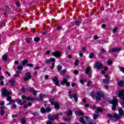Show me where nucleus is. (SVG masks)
Wrapping results in <instances>:
<instances>
[{
	"instance_id": "nucleus-1",
	"label": "nucleus",
	"mask_w": 124,
	"mask_h": 124,
	"mask_svg": "<svg viewBox=\"0 0 124 124\" xmlns=\"http://www.w3.org/2000/svg\"><path fill=\"white\" fill-rule=\"evenodd\" d=\"M118 112L119 115L116 113H114V118H115L116 120H120V119H122V116H124V110L122 108H119L118 109Z\"/></svg>"
},
{
	"instance_id": "nucleus-2",
	"label": "nucleus",
	"mask_w": 124,
	"mask_h": 124,
	"mask_svg": "<svg viewBox=\"0 0 124 124\" xmlns=\"http://www.w3.org/2000/svg\"><path fill=\"white\" fill-rule=\"evenodd\" d=\"M110 103L112 104L113 106L111 108L113 111H115L116 110V106H118V99L116 96H113V100L110 102Z\"/></svg>"
},
{
	"instance_id": "nucleus-3",
	"label": "nucleus",
	"mask_w": 124,
	"mask_h": 124,
	"mask_svg": "<svg viewBox=\"0 0 124 124\" xmlns=\"http://www.w3.org/2000/svg\"><path fill=\"white\" fill-rule=\"evenodd\" d=\"M1 93L3 97H5V96H8L11 93V92L8 91L6 88H3L2 89Z\"/></svg>"
},
{
	"instance_id": "nucleus-4",
	"label": "nucleus",
	"mask_w": 124,
	"mask_h": 124,
	"mask_svg": "<svg viewBox=\"0 0 124 124\" xmlns=\"http://www.w3.org/2000/svg\"><path fill=\"white\" fill-rule=\"evenodd\" d=\"M103 95H104L102 92L100 91L97 92L95 96L96 100L97 101H98V100H100V99H101V97H102Z\"/></svg>"
},
{
	"instance_id": "nucleus-5",
	"label": "nucleus",
	"mask_w": 124,
	"mask_h": 124,
	"mask_svg": "<svg viewBox=\"0 0 124 124\" xmlns=\"http://www.w3.org/2000/svg\"><path fill=\"white\" fill-rule=\"evenodd\" d=\"M31 79V73L27 72L25 73V76L24 78V81H29Z\"/></svg>"
},
{
	"instance_id": "nucleus-6",
	"label": "nucleus",
	"mask_w": 124,
	"mask_h": 124,
	"mask_svg": "<svg viewBox=\"0 0 124 124\" xmlns=\"http://www.w3.org/2000/svg\"><path fill=\"white\" fill-rule=\"evenodd\" d=\"M59 118V115H56L55 116L49 114L48 115V119L49 121H55V120H58Z\"/></svg>"
},
{
	"instance_id": "nucleus-7",
	"label": "nucleus",
	"mask_w": 124,
	"mask_h": 124,
	"mask_svg": "<svg viewBox=\"0 0 124 124\" xmlns=\"http://www.w3.org/2000/svg\"><path fill=\"white\" fill-rule=\"evenodd\" d=\"M117 94H118V96L123 99V100H124V90H122L121 91H119L117 92Z\"/></svg>"
},
{
	"instance_id": "nucleus-8",
	"label": "nucleus",
	"mask_w": 124,
	"mask_h": 124,
	"mask_svg": "<svg viewBox=\"0 0 124 124\" xmlns=\"http://www.w3.org/2000/svg\"><path fill=\"white\" fill-rule=\"evenodd\" d=\"M49 102L51 105H54L55 109H59L60 108V105L58 103H56L53 101L52 99H49Z\"/></svg>"
},
{
	"instance_id": "nucleus-9",
	"label": "nucleus",
	"mask_w": 124,
	"mask_h": 124,
	"mask_svg": "<svg viewBox=\"0 0 124 124\" xmlns=\"http://www.w3.org/2000/svg\"><path fill=\"white\" fill-rule=\"evenodd\" d=\"M92 72L93 71L91 70V67H88L85 70V73L86 74H87V75H89V78H91L92 77Z\"/></svg>"
},
{
	"instance_id": "nucleus-10",
	"label": "nucleus",
	"mask_w": 124,
	"mask_h": 124,
	"mask_svg": "<svg viewBox=\"0 0 124 124\" xmlns=\"http://www.w3.org/2000/svg\"><path fill=\"white\" fill-rule=\"evenodd\" d=\"M51 55L52 56H54V57H55V58H61V57H62V54L60 51L52 52Z\"/></svg>"
},
{
	"instance_id": "nucleus-11",
	"label": "nucleus",
	"mask_w": 124,
	"mask_h": 124,
	"mask_svg": "<svg viewBox=\"0 0 124 124\" xmlns=\"http://www.w3.org/2000/svg\"><path fill=\"white\" fill-rule=\"evenodd\" d=\"M22 99H26V100H31V101H35V99L32 97H27L23 95L22 96Z\"/></svg>"
},
{
	"instance_id": "nucleus-12",
	"label": "nucleus",
	"mask_w": 124,
	"mask_h": 124,
	"mask_svg": "<svg viewBox=\"0 0 124 124\" xmlns=\"http://www.w3.org/2000/svg\"><path fill=\"white\" fill-rule=\"evenodd\" d=\"M66 84V86L69 87L70 86V83L68 82L66 78H63V80L61 81V85H64Z\"/></svg>"
},
{
	"instance_id": "nucleus-13",
	"label": "nucleus",
	"mask_w": 124,
	"mask_h": 124,
	"mask_svg": "<svg viewBox=\"0 0 124 124\" xmlns=\"http://www.w3.org/2000/svg\"><path fill=\"white\" fill-rule=\"evenodd\" d=\"M94 66V67H96V68H98V69H102V68H103L102 64L98 62H97L96 63H95Z\"/></svg>"
},
{
	"instance_id": "nucleus-14",
	"label": "nucleus",
	"mask_w": 124,
	"mask_h": 124,
	"mask_svg": "<svg viewBox=\"0 0 124 124\" xmlns=\"http://www.w3.org/2000/svg\"><path fill=\"white\" fill-rule=\"evenodd\" d=\"M121 50V48L117 47L115 48H111L109 49V53H115L116 52H119Z\"/></svg>"
},
{
	"instance_id": "nucleus-15",
	"label": "nucleus",
	"mask_w": 124,
	"mask_h": 124,
	"mask_svg": "<svg viewBox=\"0 0 124 124\" xmlns=\"http://www.w3.org/2000/svg\"><path fill=\"white\" fill-rule=\"evenodd\" d=\"M46 95L42 93H40L39 98L35 99V100H39V101H42L43 100V97L46 96Z\"/></svg>"
},
{
	"instance_id": "nucleus-16",
	"label": "nucleus",
	"mask_w": 124,
	"mask_h": 124,
	"mask_svg": "<svg viewBox=\"0 0 124 124\" xmlns=\"http://www.w3.org/2000/svg\"><path fill=\"white\" fill-rule=\"evenodd\" d=\"M9 82L11 84V86H14L15 85V79L12 78L9 80Z\"/></svg>"
},
{
	"instance_id": "nucleus-17",
	"label": "nucleus",
	"mask_w": 124,
	"mask_h": 124,
	"mask_svg": "<svg viewBox=\"0 0 124 124\" xmlns=\"http://www.w3.org/2000/svg\"><path fill=\"white\" fill-rule=\"evenodd\" d=\"M85 119L86 120L87 122H89V124H94L93 121V120L90 119L88 116H85Z\"/></svg>"
},
{
	"instance_id": "nucleus-18",
	"label": "nucleus",
	"mask_w": 124,
	"mask_h": 124,
	"mask_svg": "<svg viewBox=\"0 0 124 124\" xmlns=\"http://www.w3.org/2000/svg\"><path fill=\"white\" fill-rule=\"evenodd\" d=\"M105 77L107 78L103 79V82L104 83H108V82H109V78H108V75H105Z\"/></svg>"
},
{
	"instance_id": "nucleus-19",
	"label": "nucleus",
	"mask_w": 124,
	"mask_h": 124,
	"mask_svg": "<svg viewBox=\"0 0 124 124\" xmlns=\"http://www.w3.org/2000/svg\"><path fill=\"white\" fill-rule=\"evenodd\" d=\"M118 86H120V87H123L124 86V81L120 80L118 82Z\"/></svg>"
},
{
	"instance_id": "nucleus-20",
	"label": "nucleus",
	"mask_w": 124,
	"mask_h": 124,
	"mask_svg": "<svg viewBox=\"0 0 124 124\" xmlns=\"http://www.w3.org/2000/svg\"><path fill=\"white\" fill-rule=\"evenodd\" d=\"M73 98L75 99V101H76V102H77V101H78V95H77V94H74Z\"/></svg>"
},
{
	"instance_id": "nucleus-21",
	"label": "nucleus",
	"mask_w": 124,
	"mask_h": 124,
	"mask_svg": "<svg viewBox=\"0 0 124 124\" xmlns=\"http://www.w3.org/2000/svg\"><path fill=\"white\" fill-rule=\"evenodd\" d=\"M57 69L58 70V72H61V71L62 69V66L60 65H58L57 66Z\"/></svg>"
},
{
	"instance_id": "nucleus-22",
	"label": "nucleus",
	"mask_w": 124,
	"mask_h": 124,
	"mask_svg": "<svg viewBox=\"0 0 124 124\" xmlns=\"http://www.w3.org/2000/svg\"><path fill=\"white\" fill-rule=\"evenodd\" d=\"M100 112H102V109L100 108H97L96 110L95 111V113H96V114H97Z\"/></svg>"
},
{
	"instance_id": "nucleus-23",
	"label": "nucleus",
	"mask_w": 124,
	"mask_h": 124,
	"mask_svg": "<svg viewBox=\"0 0 124 124\" xmlns=\"http://www.w3.org/2000/svg\"><path fill=\"white\" fill-rule=\"evenodd\" d=\"M27 62H29V60H28L27 59L23 61H22V65H25L26 63H27Z\"/></svg>"
},
{
	"instance_id": "nucleus-24",
	"label": "nucleus",
	"mask_w": 124,
	"mask_h": 124,
	"mask_svg": "<svg viewBox=\"0 0 124 124\" xmlns=\"http://www.w3.org/2000/svg\"><path fill=\"white\" fill-rule=\"evenodd\" d=\"M80 121L81 123H82V124H86V121H85V119L83 117L80 118Z\"/></svg>"
},
{
	"instance_id": "nucleus-25",
	"label": "nucleus",
	"mask_w": 124,
	"mask_h": 124,
	"mask_svg": "<svg viewBox=\"0 0 124 124\" xmlns=\"http://www.w3.org/2000/svg\"><path fill=\"white\" fill-rule=\"evenodd\" d=\"M41 112L42 113V114H44V113L46 112V109H45L44 108H41Z\"/></svg>"
},
{
	"instance_id": "nucleus-26",
	"label": "nucleus",
	"mask_w": 124,
	"mask_h": 124,
	"mask_svg": "<svg viewBox=\"0 0 124 124\" xmlns=\"http://www.w3.org/2000/svg\"><path fill=\"white\" fill-rule=\"evenodd\" d=\"M34 89L33 88H31V87H29L27 89V91H28V92H31L32 93L33 92V90Z\"/></svg>"
},
{
	"instance_id": "nucleus-27",
	"label": "nucleus",
	"mask_w": 124,
	"mask_h": 124,
	"mask_svg": "<svg viewBox=\"0 0 124 124\" xmlns=\"http://www.w3.org/2000/svg\"><path fill=\"white\" fill-rule=\"evenodd\" d=\"M77 115H79V116H83L84 114H83V112L82 111H77Z\"/></svg>"
},
{
	"instance_id": "nucleus-28",
	"label": "nucleus",
	"mask_w": 124,
	"mask_h": 124,
	"mask_svg": "<svg viewBox=\"0 0 124 124\" xmlns=\"http://www.w3.org/2000/svg\"><path fill=\"white\" fill-rule=\"evenodd\" d=\"M71 117H68V118H65L64 119V120L66 122H68L69 121H71Z\"/></svg>"
},
{
	"instance_id": "nucleus-29",
	"label": "nucleus",
	"mask_w": 124,
	"mask_h": 124,
	"mask_svg": "<svg viewBox=\"0 0 124 124\" xmlns=\"http://www.w3.org/2000/svg\"><path fill=\"white\" fill-rule=\"evenodd\" d=\"M17 69H18V70H23V66L22 65L17 66Z\"/></svg>"
},
{
	"instance_id": "nucleus-30",
	"label": "nucleus",
	"mask_w": 124,
	"mask_h": 124,
	"mask_svg": "<svg viewBox=\"0 0 124 124\" xmlns=\"http://www.w3.org/2000/svg\"><path fill=\"white\" fill-rule=\"evenodd\" d=\"M16 102L18 103V104H19V105H23V103H22V101L21 100L18 99Z\"/></svg>"
},
{
	"instance_id": "nucleus-31",
	"label": "nucleus",
	"mask_w": 124,
	"mask_h": 124,
	"mask_svg": "<svg viewBox=\"0 0 124 124\" xmlns=\"http://www.w3.org/2000/svg\"><path fill=\"white\" fill-rule=\"evenodd\" d=\"M87 82V80L86 79H82L80 80V83H81V84H85V82Z\"/></svg>"
},
{
	"instance_id": "nucleus-32",
	"label": "nucleus",
	"mask_w": 124,
	"mask_h": 124,
	"mask_svg": "<svg viewBox=\"0 0 124 124\" xmlns=\"http://www.w3.org/2000/svg\"><path fill=\"white\" fill-rule=\"evenodd\" d=\"M51 63V59H46V63L47 64H49V63Z\"/></svg>"
},
{
	"instance_id": "nucleus-33",
	"label": "nucleus",
	"mask_w": 124,
	"mask_h": 124,
	"mask_svg": "<svg viewBox=\"0 0 124 124\" xmlns=\"http://www.w3.org/2000/svg\"><path fill=\"white\" fill-rule=\"evenodd\" d=\"M2 59L3 61H6L7 60V56L6 55H3Z\"/></svg>"
},
{
	"instance_id": "nucleus-34",
	"label": "nucleus",
	"mask_w": 124,
	"mask_h": 124,
	"mask_svg": "<svg viewBox=\"0 0 124 124\" xmlns=\"http://www.w3.org/2000/svg\"><path fill=\"white\" fill-rule=\"evenodd\" d=\"M59 79V78H58V77H54V78H53V81H54V82H57V81H58V80Z\"/></svg>"
},
{
	"instance_id": "nucleus-35",
	"label": "nucleus",
	"mask_w": 124,
	"mask_h": 124,
	"mask_svg": "<svg viewBox=\"0 0 124 124\" xmlns=\"http://www.w3.org/2000/svg\"><path fill=\"white\" fill-rule=\"evenodd\" d=\"M80 24H81V22H80L78 20L76 21V22H75L76 26H79Z\"/></svg>"
},
{
	"instance_id": "nucleus-36",
	"label": "nucleus",
	"mask_w": 124,
	"mask_h": 124,
	"mask_svg": "<svg viewBox=\"0 0 124 124\" xmlns=\"http://www.w3.org/2000/svg\"><path fill=\"white\" fill-rule=\"evenodd\" d=\"M107 116L110 119H112V118H114V114H113V115L108 114Z\"/></svg>"
},
{
	"instance_id": "nucleus-37",
	"label": "nucleus",
	"mask_w": 124,
	"mask_h": 124,
	"mask_svg": "<svg viewBox=\"0 0 124 124\" xmlns=\"http://www.w3.org/2000/svg\"><path fill=\"white\" fill-rule=\"evenodd\" d=\"M66 71H67V69H64L62 71L61 73L62 74H63V75L65 74V73L66 72Z\"/></svg>"
},
{
	"instance_id": "nucleus-38",
	"label": "nucleus",
	"mask_w": 124,
	"mask_h": 124,
	"mask_svg": "<svg viewBox=\"0 0 124 124\" xmlns=\"http://www.w3.org/2000/svg\"><path fill=\"white\" fill-rule=\"evenodd\" d=\"M73 113H72V111L69 110L68 111V112L66 113L67 115H68V116H69L70 115H72Z\"/></svg>"
},
{
	"instance_id": "nucleus-39",
	"label": "nucleus",
	"mask_w": 124,
	"mask_h": 124,
	"mask_svg": "<svg viewBox=\"0 0 124 124\" xmlns=\"http://www.w3.org/2000/svg\"><path fill=\"white\" fill-rule=\"evenodd\" d=\"M40 40V39L38 37H35L34 39V41H35V42H37Z\"/></svg>"
},
{
	"instance_id": "nucleus-40",
	"label": "nucleus",
	"mask_w": 124,
	"mask_h": 124,
	"mask_svg": "<svg viewBox=\"0 0 124 124\" xmlns=\"http://www.w3.org/2000/svg\"><path fill=\"white\" fill-rule=\"evenodd\" d=\"M93 57H94V55L93 54V53H91L89 55V58L90 59H93Z\"/></svg>"
},
{
	"instance_id": "nucleus-41",
	"label": "nucleus",
	"mask_w": 124,
	"mask_h": 124,
	"mask_svg": "<svg viewBox=\"0 0 124 124\" xmlns=\"http://www.w3.org/2000/svg\"><path fill=\"white\" fill-rule=\"evenodd\" d=\"M27 66H29V67H33V64L30 63V64H27Z\"/></svg>"
},
{
	"instance_id": "nucleus-42",
	"label": "nucleus",
	"mask_w": 124,
	"mask_h": 124,
	"mask_svg": "<svg viewBox=\"0 0 124 124\" xmlns=\"http://www.w3.org/2000/svg\"><path fill=\"white\" fill-rule=\"evenodd\" d=\"M78 62H79V60H75V65H78Z\"/></svg>"
},
{
	"instance_id": "nucleus-43",
	"label": "nucleus",
	"mask_w": 124,
	"mask_h": 124,
	"mask_svg": "<svg viewBox=\"0 0 124 124\" xmlns=\"http://www.w3.org/2000/svg\"><path fill=\"white\" fill-rule=\"evenodd\" d=\"M21 122L22 123V124H25L26 123V120L24 118H22L21 120Z\"/></svg>"
},
{
	"instance_id": "nucleus-44",
	"label": "nucleus",
	"mask_w": 124,
	"mask_h": 124,
	"mask_svg": "<svg viewBox=\"0 0 124 124\" xmlns=\"http://www.w3.org/2000/svg\"><path fill=\"white\" fill-rule=\"evenodd\" d=\"M11 96H8L7 100L8 101H14V100H11Z\"/></svg>"
},
{
	"instance_id": "nucleus-45",
	"label": "nucleus",
	"mask_w": 124,
	"mask_h": 124,
	"mask_svg": "<svg viewBox=\"0 0 124 124\" xmlns=\"http://www.w3.org/2000/svg\"><path fill=\"white\" fill-rule=\"evenodd\" d=\"M51 108H47L46 109V112H51Z\"/></svg>"
},
{
	"instance_id": "nucleus-46",
	"label": "nucleus",
	"mask_w": 124,
	"mask_h": 124,
	"mask_svg": "<svg viewBox=\"0 0 124 124\" xmlns=\"http://www.w3.org/2000/svg\"><path fill=\"white\" fill-rule=\"evenodd\" d=\"M90 95L92 96V97H93V98H94V93L92 92L90 93Z\"/></svg>"
},
{
	"instance_id": "nucleus-47",
	"label": "nucleus",
	"mask_w": 124,
	"mask_h": 124,
	"mask_svg": "<svg viewBox=\"0 0 124 124\" xmlns=\"http://www.w3.org/2000/svg\"><path fill=\"white\" fill-rule=\"evenodd\" d=\"M99 115H96V114H94L93 119L94 120H96L97 119V117H98Z\"/></svg>"
},
{
	"instance_id": "nucleus-48",
	"label": "nucleus",
	"mask_w": 124,
	"mask_h": 124,
	"mask_svg": "<svg viewBox=\"0 0 124 124\" xmlns=\"http://www.w3.org/2000/svg\"><path fill=\"white\" fill-rule=\"evenodd\" d=\"M12 103H15V101H10L9 103L7 104V105H10V104H12Z\"/></svg>"
},
{
	"instance_id": "nucleus-49",
	"label": "nucleus",
	"mask_w": 124,
	"mask_h": 124,
	"mask_svg": "<svg viewBox=\"0 0 124 124\" xmlns=\"http://www.w3.org/2000/svg\"><path fill=\"white\" fill-rule=\"evenodd\" d=\"M54 67H55V62H52V65L51 66V69L53 70V69H54Z\"/></svg>"
},
{
	"instance_id": "nucleus-50",
	"label": "nucleus",
	"mask_w": 124,
	"mask_h": 124,
	"mask_svg": "<svg viewBox=\"0 0 124 124\" xmlns=\"http://www.w3.org/2000/svg\"><path fill=\"white\" fill-rule=\"evenodd\" d=\"M118 31V28L115 27L113 29V32H116Z\"/></svg>"
},
{
	"instance_id": "nucleus-51",
	"label": "nucleus",
	"mask_w": 124,
	"mask_h": 124,
	"mask_svg": "<svg viewBox=\"0 0 124 124\" xmlns=\"http://www.w3.org/2000/svg\"><path fill=\"white\" fill-rule=\"evenodd\" d=\"M5 113V111H4L3 110H1V116H3Z\"/></svg>"
},
{
	"instance_id": "nucleus-52",
	"label": "nucleus",
	"mask_w": 124,
	"mask_h": 124,
	"mask_svg": "<svg viewBox=\"0 0 124 124\" xmlns=\"http://www.w3.org/2000/svg\"><path fill=\"white\" fill-rule=\"evenodd\" d=\"M74 73L77 75L78 74L79 71L78 70H76L74 71Z\"/></svg>"
},
{
	"instance_id": "nucleus-53",
	"label": "nucleus",
	"mask_w": 124,
	"mask_h": 124,
	"mask_svg": "<svg viewBox=\"0 0 124 124\" xmlns=\"http://www.w3.org/2000/svg\"><path fill=\"white\" fill-rule=\"evenodd\" d=\"M32 93H33V94L34 95L37 94V91H35L34 89L33 90V92H32Z\"/></svg>"
},
{
	"instance_id": "nucleus-54",
	"label": "nucleus",
	"mask_w": 124,
	"mask_h": 124,
	"mask_svg": "<svg viewBox=\"0 0 124 124\" xmlns=\"http://www.w3.org/2000/svg\"><path fill=\"white\" fill-rule=\"evenodd\" d=\"M56 59L55 58H50V62H55Z\"/></svg>"
},
{
	"instance_id": "nucleus-55",
	"label": "nucleus",
	"mask_w": 124,
	"mask_h": 124,
	"mask_svg": "<svg viewBox=\"0 0 124 124\" xmlns=\"http://www.w3.org/2000/svg\"><path fill=\"white\" fill-rule=\"evenodd\" d=\"M55 85L56 86H58V87H60L59 82V81H55Z\"/></svg>"
},
{
	"instance_id": "nucleus-56",
	"label": "nucleus",
	"mask_w": 124,
	"mask_h": 124,
	"mask_svg": "<svg viewBox=\"0 0 124 124\" xmlns=\"http://www.w3.org/2000/svg\"><path fill=\"white\" fill-rule=\"evenodd\" d=\"M31 39H28L26 40V42H27V43H31Z\"/></svg>"
},
{
	"instance_id": "nucleus-57",
	"label": "nucleus",
	"mask_w": 124,
	"mask_h": 124,
	"mask_svg": "<svg viewBox=\"0 0 124 124\" xmlns=\"http://www.w3.org/2000/svg\"><path fill=\"white\" fill-rule=\"evenodd\" d=\"M112 61H108V65H111V64H112Z\"/></svg>"
},
{
	"instance_id": "nucleus-58",
	"label": "nucleus",
	"mask_w": 124,
	"mask_h": 124,
	"mask_svg": "<svg viewBox=\"0 0 124 124\" xmlns=\"http://www.w3.org/2000/svg\"><path fill=\"white\" fill-rule=\"evenodd\" d=\"M0 26H1V27H5V23L4 22H2Z\"/></svg>"
},
{
	"instance_id": "nucleus-59",
	"label": "nucleus",
	"mask_w": 124,
	"mask_h": 124,
	"mask_svg": "<svg viewBox=\"0 0 124 124\" xmlns=\"http://www.w3.org/2000/svg\"><path fill=\"white\" fill-rule=\"evenodd\" d=\"M0 105H1V106H3V105H4V101H2L0 102Z\"/></svg>"
},
{
	"instance_id": "nucleus-60",
	"label": "nucleus",
	"mask_w": 124,
	"mask_h": 124,
	"mask_svg": "<svg viewBox=\"0 0 124 124\" xmlns=\"http://www.w3.org/2000/svg\"><path fill=\"white\" fill-rule=\"evenodd\" d=\"M120 70H121V71L124 73V67H122L120 68Z\"/></svg>"
},
{
	"instance_id": "nucleus-61",
	"label": "nucleus",
	"mask_w": 124,
	"mask_h": 124,
	"mask_svg": "<svg viewBox=\"0 0 124 124\" xmlns=\"http://www.w3.org/2000/svg\"><path fill=\"white\" fill-rule=\"evenodd\" d=\"M61 30H62V26H58L57 27V30L58 31H61Z\"/></svg>"
},
{
	"instance_id": "nucleus-62",
	"label": "nucleus",
	"mask_w": 124,
	"mask_h": 124,
	"mask_svg": "<svg viewBox=\"0 0 124 124\" xmlns=\"http://www.w3.org/2000/svg\"><path fill=\"white\" fill-rule=\"evenodd\" d=\"M91 81H88L87 83V86H88V87L90 86V85H91Z\"/></svg>"
},
{
	"instance_id": "nucleus-63",
	"label": "nucleus",
	"mask_w": 124,
	"mask_h": 124,
	"mask_svg": "<svg viewBox=\"0 0 124 124\" xmlns=\"http://www.w3.org/2000/svg\"><path fill=\"white\" fill-rule=\"evenodd\" d=\"M16 6H20V3L19 2H16Z\"/></svg>"
},
{
	"instance_id": "nucleus-64",
	"label": "nucleus",
	"mask_w": 124,
	"mask_h": 124,
	"mask_svg": "<svg viewBox=\"0 0 124 124\" xmlns=\"http://www.w3.org/2000/svg\"><path fill=\"white\" fill-rule=\"evenodd\" d=\"M46 124H52V123L50 121H48L46 122Z\"/></svg>"
}]
</instances>
